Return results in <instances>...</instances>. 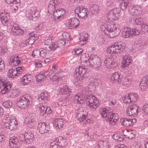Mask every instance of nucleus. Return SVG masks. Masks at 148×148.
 <instances>
[{
	"mask_svg": "<svg viewBox=\"0 0 148 148\" xmlns=\"http://www.w3.org/2000/svg\"><path fill=\"white\" fill-rule=\"evenodd\" d=\"M104 63L106 67L110 69H114L115 67L114 65L115 62L112 56L107 57L104 61Z\"/></svg>",
	"mask_w": 148,
	"mask_h": 148,
	"instance_id": "4be33fe9",
	"label": "nucleus"
},
{
	"mask_svg": "<svg viewBox=\"0 0 148 148\" xmlns=\"http://www.w3.org/2000/svg\"><path fill=\"white\" fill-rule=\"evenodd\" d=\"M19 139L23 142L29 143L33 140V134L30 132H24L19 136Z\"/></svg>",
	"mask_w": 148,
	"mask_h": 148,
	"instance_id": "4468645a",
	"label": "nucleus"
},
{
	"mask_svg": "<svg viewBox=\"0 0 148 148\" xmlns=\"http://www.w3.org/2000/svg\"><path fill=\"white\" fill-rule=\"evenodd\" d=\"M52 42L51 40L49 38L45 40L44 42L45 47H45H48L50 46Z\"/></svg>",
	"mask_w": 148,
	"mask_h": 148,
	"instance_id": "338daca9",
	"label": "nucleus"
},
{
	"mask_svg": "<svg viewBox=\"0 0 148 148\" xmlns=\"http://www.w3.org/2000/svg\"><path fill=\"white\" fill-rule=\"evenodd\" d=\"M7 52V49L5 47H0V55L5 54Z\"/></svg>",
	"mask_w": 148,
	"mask_h": 148,
	"instance_id": "69168bd1",
	"label": "nucleus"
},
{
	"mask_svg": "<svg viewBox=\"0 0 148 148\" xmlns=\"http://www.w3.org/2000/svg\"><path fill=\"white\" fill-rule=\"evenodd\" d=\"M68 99V97L64 96H62L60 99H59V102L58 103V104L62 105V104L60 103V102L62 101L63 103H65L66 100Z\"/></svg>",
	"mask_w": 148,
	"mask_h": 148,
	"instance_id": "0e129e2a",
	"label": "nucleus"
},
{
	"mask_svg": "<svg viewBox=\"0 0 148 148\" xmlns=\"http://www.w3.org/2000/svg\"><path fill=\"white\" fill-rule=\"evenodd\" d=\"M143 19L142 18H132L130 21L132 23H135L136 25H142L143 23Z\"/></svg>",
	"mask_w": 148,
	"mask_h": 148,
	"instance_id": "e433bc0d",
	"label": "nucleus"
},
{
	"mask_svg": "<svg viewBox=\"0 0 148 148\" xmlns=\"http://www.w3.org/2000/svg\"><path fill=\"white\" fill-rule=\"evenodd\" d=\"M8 76L9 78H13L17 76L16 71L14 68L10 69L8 73Z\"/></svg>",
	"mask_w": 148,
	"mask_h": 148,
	"instance_id": "4c0bfd02",
	"label": "nucleus"
},
{
	"mask_svg": "<svg viewBox=\"0 0 148 148\" xmlns=\"http://www.w3.org/2000/svg\"><path fill=\"white\" fill-rule=\"evenodd\" d=\"M23 57L21 56H12L10 58L9 64L11 66H16L22 62Z\"/></svg>",
	"mask_w": 148,
	"mask_h": 148,
	"instance_id": "aec40b11",
	"label": "nucleus"
},
{
	"mask_svg": "<svg viewBox=\"0 0 148 148\" xmlns=\"http://www.w3.org/2000/svg\"><path fill=\"white\" fill-rule=\"evenodd\" d=\"M140 87L141 90L145 91L148 88V84L147 83H145L142 81L140 84Z\"/></svg>",
	"mask_w": 148,
	"mask_h": 148,
	"instance_id": "49530a36",
	"label": "nucleus"
},
{
	"mask_svg": "<svg viewBox=\"0 0 148 148\" xmlns=\"http://www.w3.org/2000/svg\"><path fill=\"white\" fill-rule=\"evenodd\" d=\"M123 101L125 103H130L131 100H130L128 94L125 96L123 98Z\"/></svg>",
	"mask_w": 148,
	"mask_h": 148,
	"instance_id": "13d9d810",
	"label": "nucleus"
},
{
	"mask_svg": "<svg viewBox=\"0 0 148 148\" xmlns=\"http://www.w3.org/2000/svg\"><path fill=\"white\" fill-rule=\"evenodd\" d=\"M14 69L16 71L17 76L20 74L22 73L24 70L25 68L23 66H19L17 68H15Z\"/></svg>",
	"mask_w": 148,
	"mask_h": 148,
	"instance_id": "3c124183",
	"label": "nucleus"
},
{
	"mask_svg": "<svg viewBox=\"0 0 148 148\" xmlns=\"http://www.w3.org/2000/svg\"><path fill=\"white\" fill-rule=\"evenodd\" d=\"M41 72L43 73V75L45 78L48 76L50 77L52 74V72H51L50 71L49 72L47 70Z\"/></svg>",
	"mask_w": 148,
	"mask_h": 148,
	"instance_id": "680f3d73",
	"label": "nucleus"
},
{
	"mask_svg": "<svg viewBox=\"0 0 148 148\" xmlns=\"http://www.w3.org/2000/svg\"><path fill=\"white\" fill-rule=\"evenodd\" d=\"M112 137L114 139L118 141H121L123 140V138L122 136L117 133L113 134Z\"/></svg>",
	"mask_w": 148,
	"mask_h": 148,
	"instance_id": "09e8293b",
	"label": "nucleus"
},
{
	"mask_svg": "<svg viewBox=\"0 0 148 148\" xmlns=\"http://www.w3.org/2000/svg\"><path fill=\"white\" fill-rule=\"evenodd\" d=\"M132 61V57L127 55L123 56L122 61V66L123 67L128 66L131 64Z\"/></svg>",
	"mask_w": 148,
	"mask_h": 148,
	"instance_id": "cd10ccee",
	"label": "nucleus"
},
{
	"mask_svg": "<svg viewBox=\"0 0 148 148\" xmlns=\"http://www.w3.org/2000/svg\"><path fill=\"white\" fill-rule=\"evenodd\" d=\"M88 37V34L85 32L81 34L80 35V36L79 39V42L80 44L83 45L86 44Z\"/></svg>",
	"mask_w": 148,
	"mask_h": 148,
	"instance_id": "7c9ffc66",
	"label": "nucleus"
},
{
	"mask_svg": "<svg viewBox=\"0 0 148 148\" xmlns=\"http://www.w3.org/2000/svg\"><path fill=\"white\" fill-rule=\"evenodd\" d=\"M26 17L31 20L35 21L39 16V13L36 8L33 7L26 10L25 12Z\"/></svg>",
	"mask_w": 148,
	"mask_h": 148,
	"instance_id": "1a4fd4ad",
	"label": "nucleus"
},
{
	"mask_svg": "<svg viewBox=\"0 0 148 148\" xmlns=\"http://www.w3.org/2000/svg\"><path fill=\"white\" fill-rule=\"evenodd\" d=\"M64 124V120L62 118L54 119L53 125L54 127L58 131L61 129Z\"/></svg>",
	"mask_w": 148,
	"mask_h": 148,
	"instance_id": "412c9836",
	"label": "nucleus"
},
{
	"mask_svg": "<svg viewBox=\"0 0 148 148\" xmlns=\"http://www.w3.org/2000/svg\"><path fill=\"white\" fill-rule=\"evenodd\" d=\"M25 122L28 125V127H35L37 125L35 119L32 114L29 115L26 117L25 119Z\"/></svg>",
	"mask_w": 148,
	"mask_h": 148,
	"instance_id": "b1692460",
	"label": "nucleus"
},
{
	"mask_svg": "<svg viewBox=\"0 0 148 148\" xmlns=\"http://www.w3.org/2000/svg\"><path fill=\"white\" fill-rule=\"evenodd\" d=\"M141 29L145 32H148V23H143L141 25Z\"/></svg>",
	"mask_w": 148,
	"mask_h": 148,
	"instance_id": "4d7b16f0",
	"label": "nucleus"
},
{
	"mask_svg": "<svg viewBox=\"0 0 148 148\" xmlns=\"http://www.w3.org/2000/svg\"><path fill=\"white\" fill-rule=\"evenodd\" d=\"M35 77L36 81L38 82H40L45 78L43 73L41 71L36 75Z\"/></svg>",
	"mask_w": 148,
	"mask_h": 148,
	"instance_id": "8fccbe9b",
	"label": "nucleus"
},
{
	"mask_svg": "<svg viewBox=\"0 0 148 148\" xmlns=\"http://www.w3.org/2000/svg\"><path fill=\"white\" fill-rule=\"evenodd\" d=\"M139 107L136 105L130 106L126 109L127 115L128 116H136L139 112Z\"/></svg>",
	"mask_w": 148,
	"mask_h": 148,
	"instance_id": "dca6fc26",
	"label": "nucleus"
},
{
	"mask_svg": "<svg viewBox=\"0 0 148 148\" xmlns=\"http://www.w3.org/2000/svg\"><path fill=\"white\" fill-rule=\"evenodd\" d=\"M119 9L117 8H115L109 11L107 15V19L109 20H106L101 27L104 33L110 38L117 36L121 32L118 26L114 24V22L111 21L118 19L119 16Z\"/></svg>",
	"mask_w": 148,
	"mask_h": 148,
	"instance_id": "f257e3e1",
	"label": "nucleus"
},
{
	"mask_svg": "<svg viewBox=\"0 0 148 148\" xmlns=\"http://www.w3.org/2000/svg\"><path fill=\"white\" fill-rule=\"evenodd\" d=\"M102 62V60L100 57L92 54L90 56V61L85 65L90 67H92L95 69H97L101 66Z\"/></svg>",
	"mask_w": 148,
	"mask_h": 148,
	"instance_id": "6e6552de",
	"label": "nucleus"
},
{
	"mask_svg": "<svg viewBox=\"0 0 148 148\" xmlns=\"http://www.w3.org/2000/svg\"><path fill=\"white\" fill-rule=\"evenodd\" d=\"M40 53L39 50H35L33 51L32 55L34 57L38 58L40 56Z\"/></svg>",
	"mask_w": 148,
	"mask_h": 148,
	"instance_id": "bf43d9fd",
	"label": "nucleus"
},
{
	"mask_svg": "<svg viewBox=\"0 0 148 148\" xmlns=\"http://www.w3.org/2000/svg\"><path fill=\"white\" fill-rule=\"evenodd\" d=\"M38 106L37 109L39 110L40 113L44 115L47 112L46 107L42 103L39 104Z\"/></svg>",
	"mask_w": 148,
	"mask_h": 148,
	"instance_id": "a19ab883",
	"label": "nucleus"
},
{
	"mask_svg": "<svg viewBox=\"0 0 148 148\" xmlns=\"http://www.w3.org/2000/svg\"><path fill=\"white\" fill-rule=\"evenodd\" d=\"M120 75L117 72L113 73L111 77V81L114 84H117L121 82Z\"/></svg>",
	"mask_w": 148,
	"mask_h": 148,
	"instance_id": "473e14b6",
	"label": "nucleus"
},
{
	"mask_svg": "<svg viewBox=\"0 0 148 148\" xmlns=\"http://www.w3.org/2000/svg\"><path fill=\"white\" fill-rule=\"evenodd\" d=\"M125 47V43L121 42L116 43L108 47L107 51L111 54H117L122 52Z\"/></svg>",
	"mask_w": 148,
	"mask_h": 148,
	"instance_id": "39448f33",
	"label": "nucleus"
},
{
	"mask_svg": "<svg viewBox=\"0 0 148 148\" xmlns=\"http://www.w3.org/2000/svg\"><path fill=\"white\" fill-rule=\"evenodd\" d=\"M76 114L77 115L76 117L80 122L82 121H84V122L85 121L89 122L86 117V115L87 114V112L86 111V109L84 107H82L79 108Z\"/></svg>",
	"mask_w": 148,
	"mask_h": 148,
	"instance_id": "9b49d317",
	"label": "nucleus"
},
{
	"mask_svg": "<svg viewBox=\"0 0 148 148\" xmlns=\"http://www.w3.org/2000/svg\"><path fill=\"white\" fill-rule=\"evenodd\" d=\"M143 8L139 5H134L129 9V13L132 16H136L142 13Z\"/></svg>",
	"mask_w": 148,
	"mask_h": 148,
	"instance_id": "a211bd4d",
	"label": "nucleus"
},
{
	"mask_svg": "<svg viewBox=\"0 0 148 148\" xmlns=\"http://www.w3.org/2000/svg\"><path fill=\"white\" fill-rule=\"evenodd\" d=\"M11 86L10 82L0 77V89L2 94L6 93L10 89Z\"/></svg>",
	"mask_w": 148,
	"mask_h": 148,
	"instance_id": "ddd939ff",
	"label": "nucleus"
},
{
	"mask_svg": "<svg viewBox=\"0 0 148 148\" xmlns=\"http://www.w3.org/2000/svg\"><path fill=\"white\" fill-rule=\"evenodd\" d=\"M36 33L35 32H32L29 33V38H31L35 40L37 39V38L36 37V35L35 34Z\"/></svg>",
	"mask_w": 148,
	"mask_h": 148,
	"instance_id": "e2e57ef3",
	"label": "nucleus"
},
{
	"mask_svg": "<svg viewBox=\"0 0 148 148\" xmlns=\"http://www.w3.org/2000/svg\"><path fill=\"white\" fill-rule=\"evenodd\" d=\"M59 139H60L59 143V146L61 148H63L65 147L67 145V143L66 140L65 138L60 137Z\"/></svg>",
	"mask_w": 148,
	"mask_h": 148,
	"instance_id": "c03bdc74",
	"label": "nucleus"
},
{
	"mask_svg": "<svg viewBox=\"0 0 148 148\" xmlns=\"http://www.w3.org/2000/svg\"><path fill=\"white\" fill-rule=\"evenodd\" d=\"M99 84V80L96 78L92 79L89 82V85L90 87L98 86Z\"/></svg>",
	"mask_w": 148,
	"mask_h": 148,
	"instance_id": "a18cd8bd",
	"label": "nucleus"
},
{
	"mask_svg": "<svg viewBox=\"0 0 148 148\" xmlns=\"http://www.w3.org/2000/svg\"><path fill=\"white\" fill-rule=\"evenodd\" d=\"M18 143V139L16 138H14L10 139L9 140V144L10 147L12 148H14L16 147V144Z\"/></svg>",
	"mask_w": 148,
	"mask_h": 148,
	"instance_id": "ea45409f",
	"label": "nucleus"
},
{
	"mask_svg": "<svg viewBox=\"0 0 148 148\" xmlns=\"http://www.w3.org/2000/svg\"><path fill=\"white\" fill-rule=\"evenodd\" d=\"M8 31L16 35H21L24 33V30L17 24H11L10 25H8Z\"/></svg>",
	"mask_w": 148,
	"mask_h": 148,
	"instance_id": "f8f14e48",
	"label": "nucleus"
},
{
	"mask_svg": "<svg viewBox=\"0 0 148 148\" xmlns=\"http://www.w3.org/2000/svg\"><path fill=\"white\" fill-rule=\"evenodd\" d=\"M99 8L97 5H94L91 9V11L92 14H95L98 12Z\"/></svg>",
	"mask_w": 148,
	"mask_h": 148,
	"instance_id": "603ef678",
	"label": "nucleus"
},
{
	"mask_svg": "<svg viewBox=\"0 0 148 148\" xmlns=\"http://www.w3.org/2000/svg\"><path fill=\"white\" fill-rule=\"evenodd\" d=\"M57 0H51L48 5V12L49 14H51L55 10V5L57 4Z\"/></svg>",
	"mask_w": 148,
	"mask_h": 148,
	"instance_id": "c756f323",
	"label": "nucleus"
},
{
	"mask_svg": "<svg viewBox=\"0 0 148 148\" xmlns=\"http://www.w3.org/2000/svg\"><path fill=\"white\" fill-rule=\"evenodd\" d=\"M121 123L125 126L127 127L135 124L136 122L135 119L121 118L120 120Z\"/></svg>",
	"mask_w": 148,
	"mask_h": 148,
	"instance_id": "393cba45",
	"label": "nucleus"
},
{
	"mask_svg": "<svg viewBox=\"0 0 148 148\" xmlns=\"http://www.w3.org/2000/svg\"><path fill=\"white\" fill-rule=\"evenodd\" d=\"M62 36L64 40H70L71 38L70 37V35L67 32H64L63 33L62 35Z\"/></svg>",
	"mask_w": 148,
	"mask_h": 148,
	"instance_id": "6e6d98bb",
	"label": "nucleus"
},
{
	"mask_svg": "<svg viewBox=\"0 0 148 148\" xmlns=\"http://www.w3.org/2000/svg\"><path fill=\"white\" fill-rule=\"evenodd\" d=\"M92 87L89 84L85 87L83 90L82 95L79 94L74 96L73 99V102L81 106L87 104L91 108H96L99 105L100 103L97 97L90 95V93Z\"/></svg>",
	"mask_w": 148,
	"mask_h": 148,
	"instance_id": "f03ea898",
	"label": "nucleus"
},
{
	"mask_svg": "<svg viewBox=\"0 0 148 148\" xmlns=\"http://www.w3.org/2000/svg\"><path fill=\"white\" fill-rule=\"evenodd\" d=\"M66 12L63 8H58L53 13V18L55 20H61L64 18Z\"/></svg>",
	"mask_w": 148,
	"mask_h": 148,
	"instance_id": "f3484780",
	"label": "nucleus"
},
{
	"mask_svg": "<svg viewBox=\"0 0 148 148\" xmlns=\"http://www.w3.org/2000/svg\"><path fill=\"white\" fill-rule=\"evenodd\" d=\"M87 70L86 68L82 66L77 67L74 73V77L77 80H79L87 77L88 75L87 72Z\"/></svg>",
	"mask_w": 148,
	"mask_h": 148,
	"instance_id": "423d86ee",
	"label": "nucleus"
},
{
	"mask_svg": "<svg viewBox=\"0 0 148 148\" xmlns=\"http://www.w3.org/2000/svg\"><path fill=\"white\" fill-rule=\"evenodd\" d=\"M102 116L105 118L107 122L112 125H114L118 121V117L117 114H113L110 110L109 107L102 108L101 110Z\"/></svg>",
	"mask_w": 148,
	"mask_h": 148,
	"instance_id": "7ed1b4c3",
	"label": "nucleus"
},
{
	"mask_svg": "<svg viewBox=\"0 0 148 148\" xmlns=\"http://www.w3.org/2000/svg\"><path fill=\"white\" fill-rule=\"evenodd\" d=\"M58 93L59 94L67 95H69L71 92V90L69 87L66 85L63 86L62 88H59L57 90Z\"/></svg>",
	"mask_w": 148,
	"mask_h": 148,
	"instance_id": "bb28decb",
	"label": "nucleus"
},
{
	"mask_svg": "<svg viewBox=\"0 0 148 148\" xmlns=\"http://www.w3.org/2000/svg\"><path fill=\"white\" fill-rule=\"evenodd\" d=\"M123 135L128 138H132L135 134L136 132L134 130L125 129L123 131Z\"/></svg>",
	"mask_w": 148,
	"mask_h": 148,
	"instance_id": "2f4dec72",
	"label": "nucleus"
},
{
	"mask_svg": "<svg viewBox=\"0 0 148 148\" xmlns=\"http://www.w3.org/2000/svg\"><path fill=\"white\" fill-rule=\"evenodd\" d=\"M75 12L79 18H81L87 17L88 14L87 9L82 6H80L76 8Z\"/></svg>",
	"mask_w": 148,
	"mask_h": 148,
	"instance_id": "2eb2a0df",
	"label": "nucleus"
},
{
	"mask_svg": "<svg viewBox=\"0 0 148 148\" xmlns=\"http://www.w3.org/2000/svg\"><path fill=\"white\" fill-rule=\"evenodd\" d=\"M0 18L1 23L3 25H8L7 23L9 20V13L6 12L0 13Z\"/></svg>",
	"mask_w": 148,
	"mask_h": 148,
	"instance_id": "a878e982",
	"label": "nucleus"
},
{
	"mask_svg": "<svg viewBox=\"0 0 148 148\" xmlns=\"http://www.w3.org/2000/svg\"><path fill=\"white\" fill-rule=\"evenodd\" d=\"M48 95L47 92H44L41 93L38 97L39 101L46 102L48 99Z\"/></svg>",
	"mask_w": 148,
	"mask_h": 148,
	"instance_id": "f704fd0d",
	"label": "nucleus"
},
{
	"mask_svg": "<svg viewBox=\"0 0 148 148\" xmlns=\"http://www.w3.org/2000/svg\"><path fill=\"white\" fill-rule=\"evenodd\" d=\"M51 82L54 84H57L60 80L59 77L55 75H52L49 77Z\"/></svg>",
	"mask_w": 148,
	"mask_h": 148,
	"instance_id": "37998d69",
	"label": "nucleus"
},
{
	"mask_svg": "<svg viewBox=\"0 0 148 148\" xmlns=\"http://www.w3.org/2000/svg\"><path fill=\"white\" fill-rule=\"evenodd\" d=\"M128 95L131 100V102H135L137 100L138 96L137 94L133 93H130Z\"/></svg>",
	"mask_w": 148,
	"mask_h": 148,
	"instance_id": "79ce46f5",
	"label": "nucleus"
},
{
	"mask_svg": "<svg viewBox=\"0 0 148 148\" xmlns=\"http://www.w3.org/2000/svg\"><path fill=\"white\" fill-rule=\"evenodd\" d=\"M83 50L81 49H77L74 50V51H72V53L74 55H79L83 53Z\"/></svg>",
	"mask_w": 148,
	"mask_h": 148,
	"instance_id": "052dcab7",
	"label": "nucleus"
},
{
	"mask_svg": "<svg viewBox=\"0 0 148 148\" xmlns=\"http://www.w3.org/2000/svg\"><path fill=\"white\" fill-rule=\"evenodd\" d=\"M143 111L146 114H148V103L145 104L143 106Z\"/></svg>",
	"mask_w": 148,
	"mask_h": 148,
	"instance_id": "774afa93",
	"label": "nucleus"
},
{
	"mask_svg": "<svg viewBox=\"0 0 148 148\" xmlns=\"http://www.w3.org/2000/svg\"><path fill=\"white\" fill-rule=\"evenodd\" d=\"M3 105L6 108H10L12 105V103L11 101H6L3 102Z\"/></svg>",
	"mask_w": 148,
	"mask_h": 148,
	"instance_id": "864d4df0",
	"label": "nucleus"
},
{
	"mask_svg": "<svg viewBox=\"0 0 148 148\" xmlns=\"http://www.w3.org/2000/svg\"><path fill=\"white\" fill-rule=\"evenodd\" d=\"M129 3L128 1L122 2L120 4V7L123 10H125L127 7L129 5Z\"/></svg>",
	"mask_w": 148,
	"mask_h": 148,
	"instance_id": "de8ad7c7",
	"label": "nucleus"
},
{
	"mask_svg": "<svg viewBox=\"0 0 148 148\" xmlns=\"http://www.w3.org/2000/svg\"><path fill=\"white\" fill-rule=\"evenodd\" d=\"M140 31L138 29L131 28L130 27H125L123 29L121 35L123 37L128 38L139 34Z\"/></svg>",
	"mask_w": 148,
	"mask_h": 148,
	"instance_id": "9d476101",
	"label": "nucleus"
},
{
	"mask_svg": "<svg viewBox=\"0 0 148 148\" xmlns=\"http://www.w3.org/2000/svg\"><path fill=\"white\" fill-rule=\"evenodd\" d=\"M87 54L86 53L83 54L80 56V60H81V62L82 64L85 66H86L85 64H87L88 61H89L90 60V57L88 58Z\"/></svg>",
	"mask_w": 148,
	"mask_h": 148,
	"instance_id": "72a5a7b5",
	"label": "nucleus"
},
{
	"mask_svg": "<svg viewBox=\"0 0 148 148\" xmlns=\"http://www.w3.org/2000/svg\"><path fill=\"white\" fill-rule=\"evenodd\" d=\"M47 49H43L42 48H40L39 49L40 51V57L44 58L45 56L47 53Z\"/></svg>",
	"mask_w": 148,
	"mask_h": 148,
	"instance_id": "5fc2aeb1",
	"label": "nucleus"
},
{
	"mask_svg": "<svg viewBox=\"0 0 148 148\" xmlns=\"http://www.w3.org/2000/svg\"><path fill=\"white\" fill-rule=\"evenodd\" d=\"M38 130L40 134H43L48 131L50 127L48 123L40 122L38 125Z\"/></svg>",
	"mask_w": 148,
	"mask_h": 148,
	"instance_id": "5701e85b",
	"label": "nucleus"
},
{
	"mask_svg": "<svg viewBox=\"0 0 148 148\" xmlns=\"http://www.w3.org/2000/svg\"><path fill=\"white\" fill-rule=\"evenodd\" d=\"M31 103V98L28 95H25L20 96L17 100V106L20 108H25L28 107Z\"/></svg>",
	"mask_w": 148,
	"mask_h": 148,
	"instance_id": "0eeeda50",
	"label": "nucleus"
},
{
	"mask_svg": "<svg viewBox=\"0 0 148 148\" xmlns=\"http://www.w3.org/2000/svg\"><path fill=\"white\" fill-rule=\"evenodd\" d=\"M59 47L58 45V42H53L48 47H45V48L47 50H55L57 48Z\"/></svg>",
	"mask_w": 148,
	"mask_h": 148,
	"instance_id": "58836bf2",
	"label": "nucleus"
},
{
	"mask_svg": "<svg viewBox=\"0 0 148 148\" xmlns=\"http://www.w3.org/2000/svg\"><path fill=\"white\" fill-rule=\"evenodd\" d=\"M33 78V77L31 75H25L21 79V84L23 85H27L31 82Z\"/></svg>",
	"mask_w": 148,
	"mask_h": 148,
	"instance_id": "c85d7f7f",
	"label": "nucleus"
},
{
	"mask_svg": "<svg viewBox=\"0 0 148 148\" xmlns=\"http://www.w3.org/2000/svg\"><path fill=\"white\" fill-rule=\"evenodd\" d=\"M3 126L11 130H14L17 128L18 122L14 116L10 117V115H6L2 121Z\"/></svg>",
	"mask_w": 148,
	"mask_h": 148,
	"instance_id": "20e7f679",
	"label": "nucleus"
},
{
	"mask_svg": "<svg viewBox=\"0 0 148 148\" xmlns=\"http://www.w3.org/2000/svg\"><path fill=\"white\" fill-rule=\"evenodd\" d=\"M79 23V21L75 17L66 20V25L69 28L74 29Z\"/></svg>",
	"mask_w": 148,
	"mask_h": 148,
	"instance_id": "6ab92c4d",
	"label": "nucleus"
},
{
	"mask_svg": "<svg viewBox=\"0 0 148 148\" xmlns=\"http://www.w3.org/2000/svg\"><path fill=\"white\" fill-rule=\"evenodd\" d=\"M97 148H109L108 143L107 141L99 140L97 145Z\"/></svg>",
	"mask_w": 148,
	"mask_h": 148,
	"instance_id": "c9c22d12",
	"label": "nucleus"
}]
</instances>
